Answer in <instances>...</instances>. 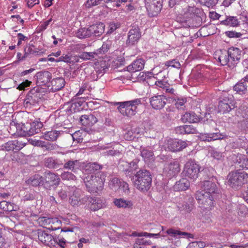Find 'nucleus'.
I'll list each match as a JSON object with an SVG mask.
<instances>
[{
	"mask_svg": "<svg viewBox=\"0 0 248 248\" xmlns=\"http://www.w3.org/2000/svg\"><path fill=\"white\" fill-rule=\"evenodd\" d=\"M130 179L137 189L142 192H146L151 186L152 175L149 170L141 169L134 173V178Z\"/></svg>",
	"mask_w": 248,
	"mask_h": 248,
	"instance_id": "f257e3e1",
	"label": "nucleus"
},
{
	"mask_svg": "<svg viewBox=\"0 0 248 248\" xmlns=\"http://www.w3.org/2000/svg\"><path fill=\"white\" fill-rule=\"evenodd\" d=\"M241 52L240 49L234 47H230L227 50H220L218 62L222 65H227L230 67L234 66L241 59Z\"/></svg>",
	"mask_w": 248,
	"mask_h": 248,
	"instance_id": "f03ea898",
	"label": "nucleus"
},
{
	"mask_svg": "<svg viewBox=\"0 0 248 248\" xmlns=\"http://www.w3.org/2000/svg\"><path fill=\"white\" fill-rule=\"evenodd\" d=\"M105 175L102 171H98L94 174H91L84 179L86 187L91 193L101 192L104 187Z\"/></svg>",
	"mask_w": 248,
	"mask_h": 248,
	"instance_id": "7ed1b4c3",
	"label": "nucleus"
},
{
	"mask_svg": "<svg viewBox=\"0 0 248 248\" xmlns=\"http://www.w3.org/2000/svg\"><path fill=\"white\" fill-rule=\"evenodd\" d=\"M228 184L235 190L240 189L248 182V174L244 171L236 170L230 172L228 175Z\"/></svg>",
	"mask_w": 248,
	"mask_h": 248,
	"instance_id": "20e7f679",
	"label": "nucleus"
},
{
	"mask_svg": "<svg viewBox=\"0 0 248 248\" xmlns=\"http://www.w3.org/2000/svg\"><path fill=\"white\" fill-rule=\"evenodd\" d=\"M43 127V123L38 120H35L31 123L16 124V128L20 135L23 136H31L41 131Z\"/></svg>",
	"mask_w": 248,
	"mask_h": 248,
	"instance_id": "39448f33",
	"label": "nucleus"
},
{
	"mask_svg": "<svg viewBox=\"0 0 248 248\" xmlns=\"http://www.w3.org/2000/svg\"><path fill=\"white\" fill-rule=\"evenodd\" d=\"M141 103V99L138 98L128 101L117 102L116 104L119 105L117 109L122 115L131 117L136 113L137 106Z\"/></svg>",
	"mask_w": 248,
	"mask_h": 248,
	"instance_id": "423d86ee",
	"label": "nucleus"
},
{
	"mask_svg": "<svg viewBox=\"0 0 248 248\" xmlns=\"http://www.w3.org/2000/svg\"><path fill=\"white\" fill-rule=\"evenodd\" d=\"M138 163L139 160L138 159H134L130 162L120 159L118 164V168L124 173L127 178L133 179L134 176V171L139 168Z\"/></svg>",
	"mask_w": 248,
	"mask_h": 248,
	"instance_id": "0eeeda50",
	"label": "nucleus"
},
{
	"mask_svg": "<svg viewBox=\"0 0 248 248\" xmlns=\"http://www.w3.org/2000/svg\"><path fill=\"white\" fill-rule=\"evenodd\" d=\"M195 198L197 200L200 208L210 210L214 205L215 199L216 197L209 194L197 191L195 194Z\"/></svg>",
	"mask_w": 248,
	"mask_h": 248,
	"instance_id": "6e6552de",
	"label": "nucleus"
},
{
	"mask_svg": "<svg viewBox=\"0 0 248 248\" xmlns=\"http://www.w3.org/2000/svg\"><path fill=\"white\" fill-rule=\"evenodd\" d=\"M208 180H205L201 186L200 192H203L204 193L209 194L215 197L217 196L220 193V190L215 183L216 179L214 176L209 177L207 176Z\"/></svg>",
	"mask_w": 248,
	"mask_h": 248,
	"instance_id": "1a4fd4ad",
	"label": "nucleus"
},
{
	"mask_svg": "<svg viewBox=\"0 0 248 248\" xmlns=\"http://www.w3.org/2000/svg\"><path fill=\"white\" fill-rule=\"evenodd\" d=\"M200 12V9L195 6H188L184 14V16L186 18V23L187 26L189 27L196 26L194 25V21H199V24L200 23L202 19L198 15Z\"/></svg>",
	"mask_w": 248,
	"mask_h": 248,
	"instance_id": "9d476101",
	"label": "nucleus"
},
{
	"mask_svg": "<svg viewBox=\"0 0 248 248\" xmlns=\"http://www.w3.org/2000/svg\"><path fill=\"white\" fill-rule=\"evenodd\" d=\"M200 169L194 160H190L185 164L183 173L186 177L194 180L198 177Z\"/></svg>",
	"mask_w": 248,
	"mask_h": 248,
	"instance_id": "9b49d317",
	"label": "nucleus"
},
{
	"mask_svg": "<svg viewBox=\"0 0 248 248\" xmlns=\"http://www.w3.org/2000/svg\"><path fill=\"white\" fill-rule=\"evenodd\" d=\"M145 7L150 17L156 16L162 8L163 0H144Z\"/></svg>",
	"mask_w": 248,
	"mask_h": 248,
	"instance_id": "f8f14e48",
	"label": "nucleus"
},
{
	"mask_svg": "<svg viewBox=\"0 0 248 248\" xmlns=\"http://www.w3.org/2000/svg\"><path fill=\"white\" fill-rule=\"evenodd\" d=\"M44 89L39 87H35L31 89L28 93L26 97V104L34 105L37 103L43 97Z\"/></svg>",
	"mask_w": 248,
	"mask_h": 248,
	"instance_id": "ddd939ff",
	"label": "nucleus"
},
{
	"mask_svg": "<svg viewBox=\"0 0 248 248\" xmlns=\"http://www.w3.org/2000/svg\"><path fill=\"white\" fill-rule=\"evenodd\" d=\"M38 220L41 225L53 231L59 229L61 224V220H59L57 217H40Z\"/></svg>",
	"mask_w": 248,
	"mask_h": 248,
	"instance_id": "4468645a",
	"label": "nucleus"
},
{
	"mask_svg": "<svg viewBox=\"0 0 248 248\" xmlns=\"http://www.w3.org/2000/svg\"><path fill=\"white\" fill-rule=\"evenodd\" d=\"M44 179V186L47 189L56 187L60 182L59 176L50 171L45 173Z\"/></svg>",
	"mask_w": 248,
	"mask_h": 248,
	"instance_id": "2eb2a0df",
	"label": "nucleus"
},
{
	"mask_svg": "<svg viewBox=\"0 0 248 248\" xmlns=\"http://www.w3.org/2000/svg\"><path fill=\"white\" fill-rule=\"evenodd\" d=\"M140 37L141 32L140 28L138 26H133L128 33L127 39L126 41V46H130L135 45Z\"/></svg>",
	"mask_w": 248,
	"mask_h": 248,
	"instance_id": "dca6fc26",
	"label": "nucleus"
},
{
	"mask_svg": "<svg viewBox=\"0 0 248 248\" xmlns=\"http://www.w3.org/2000/svg\"><path fill=\"white\" fill-rule=\"evenodd\" d=\"M38 238L42 243L50 247H53L55 244L54 236L47 233L45 231L38 230L37 232Z\"/></svg>",
	"mask_w": 248,
	"mask_h": 248,
	"instance_id": "f3484780",
	"label": "nucleus"
},
{
	"mask_svg": "<svg viewBox=\"0 0 248 248\" xmlns=\"http://www.w3.org/2000/svg\"><path fill=\"white\" fill-rule=\"evenodd\" d=\"M167 99L163 95H155L150 99L151 105L155 109H160L163 108L166 104Z\"/></svg>",
	"mask_w": 248,
	"mask_h": 248,
	"instance_id": "a211bd4d",
	"label": "nucleus"
},
{
	"mask_svg": "<svg viewBox=\"0 0 248 248\" xmlns=\"http://www.w3.org/2000/svg\"><path fill=\"white\" fill-rule=\"evenodd\" d=\"M186 141L177 139H170L168 140V148L172 152L180 151L187 146Z\"/></svg>",
	"mask_w": 248,
	"mask_h": 248,
	"instance_id": "6ab92c4d",
	"label": "nucleus"
},
{
	"mask_svg": "<svg viewBox=\"0 0 248 248\" xmlns=\"http://www.w3.org/2000/svg\"><path fill=\"white\" fill-rule=\"evenodd\" d=\"M63 164V161L53 157H46L44 159L45 166L49 169H61Z\"/></svg>",
	"mask_w": 248,
	"mask_h": 248,
	"instance_id": "aec40b11",
	"label": "nucleus"
},
{
	"mask_svg": "<svg viewBox=\"0 0 248 248\" xmlns=\"http://www.w3.org/2000/svg\"><path fill=\"white\" fill-rule=\"evenodd\" d=\"M232 102L233 101H232L231 99H230L227 98L219 101L218 106V112L222 113L229 112L231 110L234 108V106Z\"/></svg>",
	"mask_w": 248,
	"mask_h": 248,
	"instance_id": "412c9836",
	"label": "nucleus"
},
{
	"mask_svg": "<svg viewBox=\"0 0 248 248\" xmlns=\"http://www.w3.org/2000/svg\"><path fill=\"white\" fill-rule=\"evenodd\" d=\"M36 79V84L39 85H45L48 83L51 78V74L47 71H42L37 72L34 76Z\"/></svg>",
	"mask_w": 248,
	"mask_h": 248,
	"instance_id": "4be33fe9",
	"label": "nucleus"
},
{
	"mask_svg": "<svg viewBox=\"0 0 248 248\" xmlns=\"http://www.w3.org/2000/svg\"><path fill=\"white\" fill-rule=\"evenodd\" d=\"M225 135L219 132L201 133L199 136L200 140L202 141H211L223 139Z\"/></svg>",
	"mask_w": 248,
	"mask_h": 248,
	"instance_id": "5701e85b",
	"label": "nucleus"
},
{
	"mask_svg": "<svg viewBox=\"0 0 248 248\" xmlns=\"http://www.w3.org/2000/svg\"><path fill=\"white\" fill-rule=\"evenodd\" d=\"M63 169L70 170L71 171L76 173L80 170L81 167V163L78 160H68L63 161Z\"/></svg>",
	"mask_w": 248,
	"mask_h": 248,
	"instance_id": "b1692460",
	"label": "nucleus"
},
{
	"mask_svg": "<svg viewBox=\"0 0 248 248\" xmlns=\"http://www.w3.org/2000/svg\"><path fill=\"white\" fill-rule=\"evenodd\" d=\"M180 165L178 162H170L165 169V171L168 177L175 176L180 172Z\"/></svg>",
	"mask_w": 248,
	"mask_h": 248,
	"instance_id": "393cba45",
	"label": "nucleus"
},
{
	"mask_svg": "<svg viewBox=\"0 0 248 248\" xmlns=\"http://www.w3.org/2000/svg\"><path fill=\"white\" fill-rule=\"evenodd\" d=\"M202 119L200 115H197L194 112H186L181 117V121L183 123L188 122L190 123H198Z\"/></svg>",
	"mask_w": 248,
	"mask_h": 248,
	"instance_id": "a878e982",
	"label": "nucleus"
},
{
	"mask_svg": "<svg viewBox=\"0 0 248 248\" xmlns=\"http://www.w3.org/2000/svg\"><path fill=\"white\" fill-rule=\"evenodd\" d=\"M144 66V60L142 59H138L127 67V70L130 73L136 72L141 70Z\"/></svg>",
	"mask_w": 248,
	"mask_h": 248,
	"instance_id": "bb28decb",
	"label": "nucleus"
},
{
	"mask_svg": "<svg viewBox=\"0 0 248 248\" xmlns=\"http://www.w3.org/2000/svg\"><path fill=\"white\" fill-rule=\"evenodd\" d=\"M97 122V118L93 114L82 115L80 118V123L86 126H92Z\"/></svg>",
	"mask_w": 248,
	"mask_h": 248,
	"instance_id": "cd10ccee",
	"label": "nucleus"
},
{
	"mask_svg": "<svg viewBox=\"0 0 248 248\" xmlns=\"http://www.w3.org/2000/svg\"><path fill=\"white\" fill-rule=\"evenodd\" d=\"M113 203L119 208H132L133 206V203L131 201L126 200L124 198L114 199Z\"/></svg>",
	"mask_w": 248,
	"mask_h": 248,
	"instance_id": "c85d7f7f",
	"label": "nucleus"
},
{
	"mask_svg": "<svg viewBox=\"0 0 248 248\" xmlns=\"http://www.w3.org/2000/svg\"><path fill=\"white\" fill-rule=\"evenodd\" d=\"M22 147L17 140L9 141L1 146V149L6 151L19 150Z\"/></svg>",
	"mask_w": 248,
	"mask_h": 248,
	"instance_id": "c756f323",
	"label": "nucleus"
},
{
	"mask_svg": "<svg viewBox=\"0 0 248 248\" xmlns=\"http://www.w3.org/2000/svg\"><path fill=\"white\" fill-rule=\"evenodd\" d=\"M65 83V80L62 78H54L51 81V90L53 92L58 91L64 87Z\"/></svg>",
	"mask_w": 248,
	"mask_h": 248,
	"instance_id": "7c9ffc66",
	"label": "nucleus"
},
{
	"mask_svg": "<svg viewBox=\"0 0 248 248\" xmlns=\"http://www.w3.org/2000/svg\"><path fill=\"white\" fill-rule=\"evenodd\" d=\"M104 206L103 201L98 198L92 197L89 203V207L92 211H95L101 209Z\"/></svg>",
	"mask_w": 248,
	"mask_h": 248,
	"instance_id": "2f4dec72",
	"label": "nucleus"
},
{
	"mask_svg": "<svg viewBox=\"0 0 248 248\" xmlns=\"http://www.w3.org/2000/svg\"><path fill=\"white\" fill-rule=\"evenodd\" d=\"M92 36H100L104 32L105 25L102 22L90 26Z\"/></svg>",
	"mask_w": 248,
	"mask_h": 248,
	"instance_id": "473e14b6",
	"label": "nucleus"
},
{
	"mask_svg": "<svg viewBox=\"0 0 248 248\" xmlns=\"http://www.w3.org/2000/svg\"><path fill=\"white\" fill-rule=\"evenodd\" d=\"M235 166L236 168L248 169V158L241 154L238 155L236 156Z\"/></svg>",
	"mask_w": 248,
	"mask_h": 248,
	"instance_id": "72a5a7b5",
	"label": "nucleus"
},
{
	"mask_svg": "<svg viewBox=\"0 0 248 248\" xmlns=\"http://www.w3.org/2000/svg\"><path fill=\"white\" fill-rule=\"evenodd\" d=\"M189 186V181L186 178H183L176 183L174 189L176 191H183L187 189Z\"/></svg>",
	"mask_w": 248,
	"mask_h": 248,
	"instance_id": "f704fd0d",
	"label": "nucleus"
},
{
	"mask_svg": "<svg viewBox=\"0 0 248 248\" xmlns=\"http://www.w3.org/2000/svg\"><path fill=\"white\" fill-rule=\"evenodd\" d=\"M140 154L145 161L150 162L154 159V155L150 147L141 148Z\"/></svg>",
	"mask_w": 248,
	"mask_h": 248,
	"instance_id": "c9c22d12",
	"label": "nucleus"
},
{
	"mask_svg": "<svg viewBox=\"0 0 248 248\" xmlns=\"http://www.w3.org/2000/svg\"><path fill=\"white\" fill-rule=\"evenodd\" d=\"M78 107L79 106H78L74 100L65 103L63 106L66 112L68 114L80 111L81 110Z\"/></svg>",
	"mask_w": 248,
	"mask_h": 248,
	"instance_id": "e433bc0d",
	"label": "nucleus"
},
{
	"mask_svg": "<svg viewBox=\"0 0 248 248\" xmlns=\"http://www.w3.org/2000/svg\"><path fill=\"white\" fill-rule=\"evenodd\" d=\"M44 177L39 174H35L31 177L26 182L28 184L33 186H44Z\"/></svg>",
	"mask_w": 248,
	"mask_h": 248,
	"instance_id": "4c0bfd02",
	"label": "nucleus"
},
{
	"mask_svg": "<svg viewBox=\"0 0 248 248\" xmlns=\"http://www.w3.org/2000/svg\"><path fill=\"white\" fill-rule=\"evenodd\" d=\"M166 233L172 237H175L178 235L183 236L184 237H186L188 238H193V235L191 233L181 232L178 230H174L172 228H170L167 230Z\"/></svg>",
	"mask_w": 248,
	"mask_h": 248,
	"instance_id": "58836bf2",
	"label": "nucleus"
},
{
	"mask_svg": "<svg viewBox=\"0 0 248 248\" xmlns=\"http://www.w3.org/2000/svg\"><path fill=\"white\" fill-rule=\"evenodd\" d=\"M33 46L32 45H30L27 47L25 48L24 49V56H22V54L20 52H18L17 53V58L18 61H21L24 60L27 57H29V56L31 54V53H36L38 52L37 50H33L32 47Z\"/></svg>",
	"mask_w": 248,
	"mask_h": 248,
	"instance_id": "ea45409f",
	"label": "nucleus"
},
{
	"mask_svg": "<svg viewBox=\"0 0 248 248\" xmlns=\"http://www.w3.org/2000/svg\"><path fill=\"white\" fill-rule=\"evenodd\" d=\"M77 36L80 39L91 37L92 36L90 26L88 28H81L76 33Z\"/></svg>",
	"mask_w": 248,
	"mask_h": 248,
	"instance_id": "a19ab883",
	"label": "nucleus"
},
{
	"mask_svg": "<svg viewBox=\"0 0 248 248\" xmlns=\"http://www.w3.org/2000/svg\"><path fill=\"white\" fill-rule=\"evenodd\" d=\"M32 144L34 146L45 148L46 150H52L55 149L56 145L48 142H46L42 140H34Z\"/></svg>",
	"mask_w": 248,
	"mask_h": 248,
	"instance_id": "79ce46f5",
	"label": "nucleus"
},
{
	"mask_svg": "<svg viewBox=\"0 0 248 248\" xmlns=\"http://www.w3.org/2000/svg\"><path fill=\"white\" fill-rule=\"evenodd\" d=\"M61 131H50L45 133L44 135V139L49 141H55L58 137L62 133Z\"/></svg>",
	"mask_w": 248,
	"mask_h": 248,
	"instance_id": "37998d69",
	"label": "nucleus"
},
{
	"mask_svg": "<svg viewBox=\"0 0 248 248\" xmlns=\"http://www.w3.org/2000/svg\"><path fill=\"white\" fill-rule=\"evenodd\" d=\"M80 192V190L77 189L74 191L72 195L70 196L69 201L73 206L79 205Z\"/></svg>",
	"mask_w": 248,
	"mask_h": 248,
	"instance_id": "c03bdc74",
	"label": "nucleus"
},
{
	"mask_svg": "<svg viewBox=\"0 0 248 248\" xmlns=\"http://www.w3.org/2000/svg\"><path fill=\"white\" fill-rule=\"evenodd\" d=\"M239 21L235 16H228L225 19L220 21V24L227 26L236 27L239 25Z\"/></svg>",
	"mask_w": 248,
	"mask_h": 248,
	"instance_id": "a18cd8bd",
	"label": "nucleus"
},
{
	"mask_svg": "<svg viewBox=\"0 0 248 248\" xmlns=\"http://www.w3.org/2000/svg\"><path fill=\"white\" fill-rule=\"evenodd\" d=\"M98 55V50L90 52H83L79 55V57L83 60H93L96 59Z\"/></svg>",
	"mask_w": 248,
	"mask_h": 248,
	"instance_id": "49530a36",
	"label": "nucleus"
},
{
	"mask_svg": "<svg viewBox=\"0 0 248 248\" xmlns=\"http://www.w3.org/2000/svg\"><path fill=\"white\" fill-rule=\"evenodd\" d=\"M175 102V105L177 108L179 109H184L186 108L185 104L187 100L185 97H175L173 99Z\"/></svg>",
	"mask_w": 248,
	"mask_h": 248,
	"instance_id": "de8ad7c7",
	"label": "nucleus"
},
{
	"mask_svg": "<svg viewBox=\"0 0 248 248\" xmlns=\"http://www.w3.org/2000/svg\"><path fill=\"white\" fill-rule=\"evenodd\" d=\"M243 78L236 84L233 87V90L239 93H244L247 91V85Z\"/></svg>",
	"mask_w": 248,
	"mask_h": 248,
	"instance_id": "09e8293b",
	"label": "nucleus"
},
{
	"mask_svg": "<svg viewBox=\"0 0 248 248\" xmlns=\"http://www.w3.org/2000/svg\"><path fill=\"white\" fill-rule=\"evenodd\" d=\"M54 241L55 244L53 246V247H55L57 245H58L62 248H65V246L66 245V240L62 236L59 235L58 236L56 235L54 236Z\"/></svg>",
	"mask_w": 248,
	"mask_h": 248,
	"instance_id": "8fccbe9b",
	"label": "nucleus"
},
{
	"mask_svg": "<svg viewBox=\"0 0 248 248\" xmlns=\"http://www.w3.org/2000/svg\"><path fill=\"white\" fill-rule=\"evenodd\" d=\"M86 167L87 170H89L91 172L99 170L102 168V166L101 165L96 162L89 163L87 165Z\"/></svg>",
	"mask_w": 248,
	"mask_h": 248,
	"instance_id": "3c124183",
	"label": "nucleus"
},
{
	"mask_svg": "<svg viewBox=\"0 0 248 248\" xmlns=\"http://www.w3.org/2000/svg\"><path fill=\"white\" fill-rule=\"evenodd\" d=\"M177 207L180 211H185L186 212L189 213L193 209V205L192 203H185L182 205H178Z\"/></svg>",
	"mask_w": 248,
	"mask_h": 248,
	"instance_id": "603ef678",
	"label": "nucleus"
},
{
	"mask_svg": "<svg viewBox=\"0 0 248 248\" xmlns=\"http://www.w3.org/2000/svg\"><path fill=\"white\" fill-rule=\"evenodd\" d=\"M67 190L68 187L66 186H63L62 188L59 190L58 192L59 197L61 200H64L67 198Z\"/></svg>",
	"mask_w": 248,
	"mask_h": 248,
	"instance_id": "864d4df0",
	"label": "nucleus"
},
{
	"mask_svg": "<svg viewBox=\"0 0 248 248\" xmlns=\"http://www.w3.org/2000/svg\"><path fill=\"white\" fill-rule=\"evenodd\" d=\"M61 177L62 180H73L76 179L75 175L73 174L72 172L69 171H64L62 172L61 175Z\"/></svg>",
	"mask_w": 248,
	"mask_h": 248,
	"instance_id": "5fc2aeb1",
	"label": "nucleus"
},
{
	"mask_svg": "<svg viewBox=\"0 0 248 248\" xmlns=\"http://www.w3.org/2000/svg\"><path fill=\"white\" fill-rule=\"evenodd\" d=\"M238 113L242 117H248V107L245 105H242L239 107Z\"/></svg>",
	"mask_w": 248,
	"mask_h": 248,
	"instance_id": "6e6d98bb",
	"label": "nucleus"
},
{
	"mask_svg": "<svg viewBox=\"0 0 248 248\" xmlns=\"http://www.w3.org/2000/svg\"><path fill=\"white\" fill-rule=\"evenodd\" d=\"M211 156L217 160H221L225 156L224 153L215 150H213L211 152Z\"/></svg>",
	"mask_w": 248,
	"mask_h": 248,
	"instance_id": "4d7b16f0",
	"label": "nucleus"
},
{
	"mask_svg": "<svg viewBox=\"0 0 248 248\" xmlns=\"http://www.w3.org/2000/svg\"><path fill=\"white\" fill-rule=\"evenodd\" d=\"M226 35L229 38H240L242 36L240 32H237L235 31H227L225 32Z\"/></svg>",
	"mask_w": 248,
	"mask_h": 248,
	"instance_id": "13d9d810",
	"label": "nucleus"
},
{
	"mask_svg": "<svg viewBox=\"0 0 248 248\" xmlns=\"http://www.w3.org/2000/svg\"><path fill=\"white\" fill-rule=\"evenodd\" d=\"M56 62H64L68 63H74V61L72 60L71 56L65 55V56H61L58 60H56Z\"/></svg>",
	"mask_w": 248,
	"mask_h": 248,
	"instance_id": "bf43d9fd",
	"label": "nucleus"
},
{
	"mask_svg": "<svg viewBox=\"0 0 248 248\" xmlns=\"http://www.w3.org/2000/svg\"><path fill=\"white\" fill-rule=\"evenodd\" d=\"M239 127L241 130L245 133L248 132V118L245 119L239 123Z\"/></svg>",
	"mask_w": 248,
	"mask_h": 248,
	"instance_id": "052dcab7",
	"label": "nucleus"
},
{
	"mask_svg": "<svg viewBox=\"0 0 248 248\" xmlns=\"http://www.w3.org/2000/svg\"><path fill=\"white\" fill-rule=\"evenodd\" d=\"M9 206H11V204L10 202H8L6 201H2L0 202V208L4 211H12V208H9Z\"/></svg>",
	"mask_w": 248,
	"mask_h": 248,
	"instance_id": "680f3d73",
	"label": "nucleus"
},
{
	"mask_svg": "<svg viewBox=\"0 0 248 248\" xmlns=\"http://www.w3.org/2000/svg\"><path fill=\"white\" fill-rule=\"evenodd\" d=\"M80 134V132L78 131L71 135L73 140L74 141H77L78 143L82 142L83 139L81 136L79 135Z\"/></svg>",
	"mask_w": 248,
	"mask_h": 248,
	"instance_id": "e2e57ef3",
	"label": "nucleus"
},
{
	"mask_svg": "<svg viewBox=\"0 0 248 248\" xmlns=\"http://www.w3.org/2000/svg\"><path fill=\"white\" fill-rule=\"evenodd\" d=\"M110 46V41H107L106 42H104L101 48H100V50H98V53H105L108 51V49L109 48Z\"/></svg>",
	"mask_w": 248,
	"mask_h": 248,
	"instance_id": "0e129e2a",
	"label": "nucleus"
},
{
	"mask_svg": "<svg viewBox=\"0 0 248 248\" xmlns=\"http://www.w3.org/2000/svg\"><path fill=\"white\" fill-rule=\"evenodd\" d=\"M120 187L125 194H128L130 193L129 185L126 182L124 181L120 182Z\"/></svg>",
	"mask_w": 248,
	"mask_h": 248,
	"instance_id": "69168bd1",
	"label": "nucleus"
},
{
	"mask_svg": "<svg viewBox=\"0 0 248 248\" xmlns=\"http://www.w3.org/2000/svg\"><path fill=\"white\" fill-rule=\"evenodd\" d=\"M31 83V82L28 80L22 82L17 87V89L20 91L24 90L26 88L30 86Z\"/></svg>",
	"mask_w": 248,
	"mask_h": 248,
	"instance_id": "338daca9",
	"label": "nucleus"
},
{
	"mask_svg": "<svg viewBox=\"0 0 248 248\" xmlns=\"http://www.w3.org/2000/svg\"><path fill=\"white\" fill-rule=\"evenodd\" d=\"M165 65L168 67L171 66L175 68H179L180 64L178 62L176 61L175 60H173L167 61L165 62Z\"/></svg>",
	"mask_w": 248,
	"mask_h": 248,
	"instance_id": "774afa93",
	"label": "nucleus"
}]
</instances>
